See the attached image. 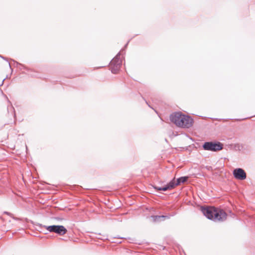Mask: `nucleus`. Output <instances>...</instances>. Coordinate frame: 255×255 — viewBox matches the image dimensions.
I'll list each match as a JSON object with an SVG mask.
<instances>
[{"instance_id":"4","label":"nucleus","mask_w":255,"mask_h":255,"mask_svg":"<svg viewBox=\"0 0 255 255\" xmlns=\"http://www.w3.org/2000/svg\"><path fill=\"white\" fill-rule=\"evenodd\" d=\"M205 150L217 151L223 149V144L220 142H206L203 145Z\"/></svg>"},{"instance_id":"5","label":"nucleus","mask_w":255,"mask_h":255,"mask_svg":"<svg viewBox=\"0 0 255 255\" xmlns=\"http://www.w3.org/2000/svg\"><path fill=\"white\" fill-rule=\"evenodd\" d=\"M46 229L50 232H54L60 235H64L67 232L66 229L63 226H49L46 227Z\"/></svg>"},{"instance_id":"6","label":"nucleus","mask_w":255,"mask_h":255,"mask_svg":"<svg viewBox=\"0 0 255 255\" xmlns=\"http://www.w3.org/2000/svg\"><path fill=\"white\" fill-rule=\"evenodd\" d=\"M110 67L113 73H117L121 68V61L118 58H114L110 63Z\"/></svg>"},{"instance_id":"7","label":"nucleus","mask_w":255,"mask_h":255,"mask_svg":"<svg viewBox=\"0 0 255 255\" xmlns=\"http://www.w3.org/2000/svg\"><path fill=\"white\" fill-rule=\"evenodd\" d=\"M234 177L239 180H244L247 177L246 173L242 168H236L233 171Z\"/></svg>"},{"instance_id":"3","label":"nucleus","mask_w":255,"mask_h":255,"mask_svg":"<svg viewBox=\"0 0 255 255\" xmlns=\"http://www.w3.org/2000/svg\"><path fill=\"white\" fill-rule=\"evenodd\" d=\"M188 179L187 177H181L177 180V182L175 183V178L171 181L168 185L162 188L154 187V188L157 190L166 191L167 190H171L174 188L175 186L179 185L181 183L185 182Z\"/></svg>"},{"instance_id":"8","label":"nucleus","mask_w":255,"mask_h":255,"mask_svg":"<svg viewBox=\"0 0 255 255\" xmlns=\"http://www.w3.org/2000/svg\"><path fill=\"white\" fill-rule=\"evenodd\" d=\"M166 217L165 216H154L153 217V218H154V221H158L159 219L160 218H165Z\"/></svg>"},{"instance_id":"2","label":"nucleus","mask_w":255,"mask_h":255,"mask_svg":"<svg viewBox=\"0 0 255 255\" xmlns=\"http://www.w3.org/2000/svg\"><path fill=\"white\" fill-rule=\"evenodd\" d=\"M170 119L173 123L180 128H189L193 124V120L190 117L183 115L180 112L171 115Z\"/></svg>"},{"instance_id":"1","label":"nucleus","mask_w":255,"mask_h":255,"mask_svg":"<svg viewBox=\"0 0 255 255\" xmlns=\"http://www.w3.org/2000/svg\"><path fill=\"white\" fill-rule=\"evenodd\" d=\"M201 209L207 218L215 222H223L227 219V214L223 210L214 207H202Z\"/></svg>"}]
</instances>
